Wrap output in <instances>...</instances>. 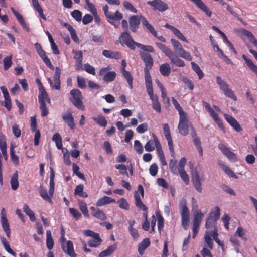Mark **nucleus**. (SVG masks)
<instances>
[{"instance_id": "nucleus-18", "label": "nucleus", "mask_w": 257, "mask_h": 257, "mask_svg": "<svg viewBox=\"0 0 257 257\" xmlns=\"http://www.w3.org/2000/svg\"><path fill=\"white\" fill-rule=\"evenodd\" d=\"M141 18L138 15H133L129 18V27L132 32H136L140 24Z\"/></svg>"}, {"instance_id": "nucleus-63", "label": "nucleus", "mask_w": 257, "mask_h": 257, "mask_svg": "<svg viewBox=\"0 0 257 257\" xmlns=\"http://www.w3.org/2000/svg\"><path fill=\"white\" fill-rule=\"evenodd\" d=\"M179 174L182 180L186 184H188L189 183V178L185 170L179 171Z\"/></svg>"}, {"instance_id": "nucleus-13", "label": "nucleus", "mask_w": 257, "mask_h": 257, "mask_svg": "<svg viewBox=\"0 0 257 257\" xmlns=\"http://www.w3.org/2000/svg\"><path fill=\"white\" fill-rule=\"evenodd\" d=\"M181 209V224L185 230H186L189 225V211L185 204H182L180 206Z\"/></svg>"}, {"instance_id": "nucleus-27", "label": "nucleus", "mask_w": 257, "mask_h": 257, "mask_svg": "<svg viewBox=\"0 0 257 257\" xmlns=\"http://www.w3.org/2000/svg\"><path fill=\"white\" fill-rule=\"evenodd\" d=\"M142 24L149 31V32L155 37H157V33L154 28L150 24L145 17L140 16Z\"/></svg>"}, {"instance_id": "nucleus-22", "label": "nucleus", "mask_w": 257, "mask_h": 257, "mask_svg": "<svg viewBox=\"0 0 257 257\" xmlns=\"http://www.w3.org/2000/svg\"><path fill=\"white\" fill-rule=\"evenodd\" d=\"M224 117L227 122L236 131L240 132L242 128L238 121L232 116L224 114Z\"/></svg>"}, {"instance_id": "nucleus-2", "label": "nucleus", "mask_w": 257, "mask_h": 257, "mask_svg": "<svg viewBox=\"0 0 257 257\" xmlns=\"http://www.w3.org/2000/svg\"><path fill=\"white\" fill-rule=\"evenodd\" d=\"M140 55L145 65L144 69L145 84L152 83L149 71L153 65V58L150 54L145 52L140 51Z\"/></svg>"}, {"instance_id": "nucleus-48", "label": "nucleus", "mask_w": 257, "mask_h": 257, "mask_svg": "<svg viewBox=\"0 0 257 257\" xmlns=\"http://www.w3.org/2000/svg\"><path fill=\"white\" fill-rule=\"evenodd\" d=\"M211 117L213 118V120L216 123L218 127L220 128L221 130L223 131L224 133H225L226 132L225 128L224 126L223 123L221 119L219 118V116L218 115V114L216 113Z\"/></svg>"}, {"instance_id": "nucleus-20", "label": "nucleus", "mask_w": 257, "mask_h": 257, "mask_svg": "<svg viewBox=\"0 0 257 257\" xmlns=\"http://www.w3.org/2000/svg\"><path fill=\"white\" fill-rule=\"evenodd\" d=\"M192 2L196 6L202 11L207 17H210L212 15V12L209 8L206 5L202 0H189Z\"/></svg>"}, {"instance_id": "nucleus-46", "label": "nucleus", "mask_w": 257, "mask_h": 257, "mask_svg": "<svg viewBox=\"0 0 257 257\" xmlns=\"http://www.w3.org/2000/svg\"><path fill=\"white\" fill-rule=\"evenodd\" d=\"M191 64L193 71L198 75L199 79H201L204 75L199 65L194 62H192Z\"/></svg>"}, {"instance_id": "nucleus-30", "label": "nucleus", "mask_w": 257, "mask_h": 257, "mask_svg": "<svg viewBox=\"0 0 257 257\" xmlns=\"http://www.w3.org/2000/svg\"><path fill=\"white\" fill-rule=\"evenodd\" d=\"M117 248V244L115 243L108 246L105 250L101 251L98 257H106L110 255Z\"/></svg>"}, {"instance_id": "nucleus-34", "label": "nucleus", "mask_w": 257, "mask_h": 257, "mask_svg": "<svg viewBox=\"0 0 257 257\" xmlns=\"http://www.w3.org/2000/svg\"><path fill=\"white\" fill-rule=\"evenodd\" d=\"M64 26L68 29V30L70 32V34L73 40L76 43H78L79 38L77 37L76 31L75 29L73 28V27L70 24L67 23H64Z\"/></svg>"}, {"instance_id": "nucleus-43", "label": "nucleus", "mask_w": 257, "mask_h": 257, "mask_svg": "<svg viewBox=\"0 0 257 257\" xmlns=\"http://www.w3.org/2000/svg\"><path fill=\"white\" fill-rule=\"evenodd\" d=\"M122 75L125 78V79L126 80L129 87L130 89H132L133 87V76L131 75V73L129 71H126V70H124L122 71H121Z\"/></svg>"}, {"instance_id": "nucleus-45", "label": "nucleus", "mask_w": 257, "mask_h": 257, "mask_svg": "<svg viewBox=\"0 0 257 257\" xmlns=\"http://www.w3.org/2000/svg\"><path fill=\"white\" fill-rule=\"evenodd\" d=\"M50 187L48 193H54V172L52 167L50 168Z\"/></svg>"}, {"instance_id": "nucleus-32", "label": "nucleus", "mask_w": 257, "mask_h": 257, "mask_svg": "<svg viewBox=\"0 0 257 257\" xmlns=\"http://www.w3.org/2000/svg\"><path fill=\"white\" fill-rule=\"evenodd\" d=\"M102 240L99 234L90 239L88 241V246L90 247H97L101 243Z\"/></svg>"}, {"instance_id": "nucleus-55", "label": "nucleus", "mask_w": 257, "mask_h": 257, "mask_svg": "<svg viewBox=\"0 0 257 257\" xmlns=\"http://www.w3.org/2000/svg\"><path fill=\"white\" fill-rule=\"evenodd\" d=\"M11 159L12 162L15 165H18L19 163V160L18 156L15 154L14 148L12 146L10 147V151Z\"/></svg>"}, {"instance_id": "nucleus-29", "label": "nucleus", "mask_w": 257, "mask_h": 257, "mask_svg": "<svg viewBox=\"0 0 257 257\" xmlns=\"http://www.w3.org/2000/svg\"><path fill=\"white\" fill-rule=\"evenodd\" d=\"M150 241L148 238L144 239L138 245V252L142 255L144 250L150 245Z\"/></svg>"}, {"instance_id": "nucleus-62", "label": "nucleus", "mask_w": 257, "mask_h": 257, "mask_svg": "<svg viewBox=\"0 0 257 257\" xmlns=\"http://www.w3.org/2000/svg\"><path fill=\"white\" fill-rule=\"evenodd\" d=\"M213 213H210L209 216L207 218L206 220L205 227L207 228H209L212 226V225L215 223L216 221H215L213 218Z\"/></svg>"}, {"instance_id": "nucleus-26", "label": "nucleus", "mask_w": 257, "mask_h": 257, "mask_svg": "<svg viewBox=\"0 0 257 257\" xmlns=\"http://www.w3.org/2000/svg\"><path fill=\"white\" fill-rule=\"evenodd\" d=\"M192 181L196 190L201 192L202 191L201 183L200 176L197 171L193 173Z\"/></svg>"}, {"instance_id": "nucleus-64", "label": "nucleus", "mask_w": 257, "mask_h": 257, "mask_svg": "<svg viewBox=\"0 0 257 257\" xmlns=\"http://www.w3.org/2000/svg\"><path fill=\"white\" fill-rule=\"evenodd\" d=\"M72 17L77 21H80L82 19V13L78 10H75L71 12Z\"/></svg>"}, {"instance_id": "nucleus-19", "label": "nucleus", "mask_w": 257, "mask_h": 257, "mask_svg": "<svg viewBox=\"0 0 257 257\" xmlns=\"http://www.w3.org/2000/svg\"><path fill=\"white\" fill-rule=\"evenodd\" d=\"M61 248L63 251L70 257L77 256V254L74 250L73 242L71 241H67L66 245L65 243H62Z\"/></svg>"}, {"instance_id": "nucleus-7", "label": "nucleus", "mask_w": 257, "mask_h": 257, "mask_svg": "<svg viewBox=\"0 0 257 257\" xmlns=\"http://www.w3.org/2000/svg\"><path fill=\"white\" fill-rule=\"evenodd\" d=\"M119 39L122 44L126 45L132 50H135L138 42L133 40L127 31H124L121 33Z\"/></svg>"}, {"instance_id": "nucleus-3", "label": "nucleus", "mask_w": 257, "mask_h": 257, "mask_svg": "<svg viewBox=\"0 0 257 257\" xmlns=\"http://www.w3.org/2000/svg\"><path fill=\"white\" fill-rule=\"evenodd\" d=\"M156 45L169 58L171 64L175 65L178 67H184L185 66V64L184 61L178 57L174 56L173 51L165 44L157 43Z\"/></svg>"}, {"instance_id": "nucleus-42", "label": "nucleus", "mask_w": 257, "mask_h": 257, "mask_svg": "<svg viewBox=\"0 0 257 257\" xmlns=\"http://www.w3.org/2000/svg\"><path fill=\"white\" fill-rule=\"evenodd\" d=\"M46 246L49 250H51L54 246V241L50 230L46 231Z\"/></svg>"}, {"instance_id": "nucleus-31", "label": "nucleus", "mask_w": 257, "mask_h": 257, "mask_svg": "<svg viewBox=\"0 0 257 257\" xmlns=\"http://www.w3.org/2000/svg\"><path fill=\"white\" fill-rule=\"evenodd\" d=\"M159 71L162 76H169L171 71L169 64L168 63H165L161 64L159 67Z\"/></svg>"}, {"instance_id": "nucleus-11", "label": "nucleus", "mask_w": 257, "mask_h": 257, "mask_svg": "<svg viewBox=\"0 0 257 257\" xmlns=\"http://www.w3.org/2000/svg\"><path fill=\"white\" fill-rule=\"evenodd\" d=\"M147 4L151 7L154 11L163 12L169 9L168 4L162 0L149 1Z\"/></svg>"}, {"instance_id": "nucleus-38", "label": "nucleus", "mask_w": 257, "mask_h": 257, "mask_svg": "<svg viewBox=\"0 0 257 257\" xmlns=\"http://www.w3.org/2000/svg\"><path fill=\"white\" fill-rule=\"evenodd\" d=\"M135 198L136 206L140 209L146 212L147 211V207L142 202L140 199V194H135Z\"/></svg>"}, {"instance_id": "nucleus-60", "label": "nucleus", "mask_w": 257, "mask_h": 257, "mask_svg": "<svg viewBox=\"0 0 257 257\" xmlns=\"http://www.w3.org/2000/svg\"><path fill=\"white\" fill-rule=\"evenodd\" d=\"M119 207L126 210L129 209V204L124 198H121L117 201Z\"/></svg>"}, {"instance_id": "nucleus-56", "label": "nucleus", "mask_w": 257, "mask_h": 257, "mask_svg": "<svg viewBox=\"0 0 257 257\" xmlns=\"http://www.w3.org/2000/svg\"><path fill=\"white\" fill-rule=\"evenodd\" d=\"M136 47L141 49L142 50L146 52L151 53H153L154 52V48L150 45H145L139 43H138Z\"/></svg>"}, {"instance_id": "nucleus-6", "label": "nucleus", "mask_w": 257, "mask_h": 257, "mask_svg": "<svg viewBox=\"0 0 257 257\" xmlns=\"http://www.w3.org/2000/svg\"><path fill=\"white\" fill-rule=\"evenodd\" d=\"M170 41L173 47L174 51L178 54L180 57L183 58L187 61H190L192 60V57L190 53L187 52L183 49L182 45L178 41L173 38L171 39Z\"/></svg>"}, {"instance_id": "nucleus-58", "label": "nucleus", "mask_w": 257, "mask_h": 257, "mask_svg": "<svg viewBox=\"0 0 257 257\" xmlns=\"http://www.w3.org/2000/svg\"><path fill=\"white\" fill-rule=\"evenodd\" d=\"M222 92H223L224 94L228 98H230L234 101L237 100L236 96L234 94L233 91L229 88V87Z\"/></svg>"}, {"instance_id": "nucleus-28", "label": "nucleus", "mask_w": 257, "mask_h": 257, "mask_svg": "<svg viewBox=\"0 0 257 257\" xmlns=\"http://www.w3.org/2000/svg\"><path fill=\"white\" fill-rule=\"evenodd\" d=\"M115 202V199L110 197L104 196L98 200L96 205L97 206H102Z\"/></svg>"}, {"instance_id": "nucleus-10", "label": "nucleus", "mask_w": 257, "mask_h": 257, "mask_svg": "<svg viewBox=\"0 0 257 257\" xmlns=\"http://www.w3.org/2000/svg\"><path fill=\"white\" fill-rule=\"evenodd\" d=\"M111 68L109 66L102 68L98 73L99 75L103 76V80L106 82H111L114 80L116 76L115 71H109Z\"/></svg>"}, {"instance_id": "nucleus-37", "label": "nucleus", "mask_w": 257, "mask_h": 257, "mask_svg": "<svg viewBox=\"0 0 257 257\" xmlns=\"http://www.w3.org/2000/svg\"><path fill=\"white\" fill-rule=\"evenodd\" d=\"M135 198L136 206L140 209L146 212L147 211V207L142 202L140 199V194H135Z\"/></svg>"}, {"instance_id": "nucleus-23", "label": "nucleus", "mask_w": 257, "mask_h": 257, "mask_svg": "<svg viewBox=\"0 0 257 257\" xmlns=\"http://www.w3.org/2000/svg\"><path fill=\"white\" fill-rule=\"evenodd\" d=\"M224 117L227 122L236 131L240 132L242 128L238 121L232 116L224 114Z\"/></svg>"}, {"instance_id": "nucleus-57", "label": "nucleus", "mask_w": 257, "mask_h": 257, "mask_svg": "<svg viewBox=\"0 0 257 257\" xmlns=\"http://www.w3.org/2000/svg\"><path fill=\"white\" fill-rule=\"evenodd\" d=\"M223 170L229 176L233 178L237 179V176L235 175L231 169L227 166L223 165L222 166Z\"/></svg>"}, {"instance_id": "nucleus-52", "label": "nucleus", "mask_w": 257, "mask_h": 257, "mask_svg": "<svg viewBox=\"0 0 257 257\" xmlns=\"http://www.w3.org/2000/svg\"><path fill=\"white\" fill-rule=\"evenodd\" d=\"M93 120L96 123L101 126L104 127L107 125V120L103 116L100 115L97 117H94Z\"/></svg>"}, {"instance_id": "nucleus-39", "label": "nucleus", "mask_w": 257, "mask_h": 257, "mask_svg": "<svg viewBox=\"0 0 257 257\" xmlns=\"http://www.w3.org/2000/svg\"><path fill=\"white\" fill-rule=\"evenodd\" d=\"M1 242L3 244L5 250L10 254L14 256H16V253L13 251V250L10 248L9 243L6 238L4 237H2L1 238Z\"/></svg>"}, {"instance_id": "nucleus-16", "label": "nucleus", "mask_w": 257, "mask_h": 257, "mask_svg": "<svg viewBox=\"0 0 257 257\" xmlns=\"http://www.w3.org/2000/svg\"><path fill=\"white\" fill-rule=\"evenodd\" d=\"M73 111L71 109H68L66 112L63 113L62 115L63 120L67 123L70 129L73 130L75 126L74 118L73 116Z\"/></svg>"}, {"instance_id": "nucleus-24", "label": "nucleus", "mask_w": 257, "mask_h": 257, "mask_svg": "<svg viewBox=\"0 0 257 257\" xmlns=\"http://www.w3.org/2000/svg\"><path fill=\"white\" fill-rule=\"evenodd\" d=\"M90 209L91 211V214L93 217L101 221H105L107 219V216L102 210L94 207H91Z\"/></svg>"}, {"instance_id": "nucleus-50", "label": "nucleus", "mask_w": 257, "mask_h": 257, "mask_svg": "<svg viewBox=\"0 0 257 257\" xmlns=\"http://www.w3.org/2000/svg\"><path fill=\"white\" fill-rule=\"evenodd\" d=\"M155 214L158 219V229L161 231L164 227V218L159 211H157Z\"/></svg>"}, {"instance_id": "nucleus-1", "label": "nucleus", "mask_w": 257, "mask_h": 257, "mask_svg": "<svg viewBox=\"0 0 257 257\" xmlns=\"http://www.w3.org/2000/svg\"><path fill=\"white\" fill-rule=\"evenodd\" d=\"M36 82L39 86L38 101L40 104V109L41 110V115L42 116H46L49 113V110L46 106L45 102L47 101L50 104L51 100L40 80L37 78Z\"/></svg>"}, {"instance_id": "nucleus-47", "label": "nucleus", "mask_w": 257, "mask_h": 257, "mask_svg": "<svg viewBox=\"0 0 257 257\" xmlns=\"http://www.w3.org/2000/svg\"><path fill=\"white\" fill-rule=\"evenodd\" d=\"M203 216L204 214L201 212V210H197L194 214L193 223L200 225Z\"/></svg>"}, {"instance_id": "nucleus-49", "label": "nucleus", "mask_w": 257, "mask_h": 257, "mask_svg": "<svg viewBox=\"0 0 257 257\" xmlns=\"http://www.w3.org/2000/svg\"><path fill=\"white\" fill-rule=\"evenodd\" d=\"M211 235L212 236L213 239L215 242L220 246H221L222 249L224 248V243L222 241H220L218 238V231L216 228H215L211 232Z\"/></svg>"}, {"instance_id": "nucleus-59", "label": "nucleus", "mask_w": 257, "mask_h": 257, "mask_svg": "<svg viewBox=\"0 0 257 257\" xmlns=\"http://www.w3.org/2000/svg\"><path fill=\"white\" fill-rule=\"evenodd\" d=\"M134 148L138 154H142L143 152V147L139 140H135L134 141Z\"/></svg>"}, {"instance_id": "nucleus-54", "label": "nucleus", "mask_w": 257, "mask_h": 257, "mask_svg": "<svg viewBox=\"0 0 257 257\" xmlns=\"http://www.w3.org/2000/svg\"><path fill=\"white\" fill-rule=\"evenodd\" d=\"M48 81L52 89H54L57 90H59L60 89V79H54V84H53V81H52L50 78H49L48 79Z\"/></svg>"}, {"instance_id": "nucleus-5", "label": "nucleus", "mask_w": 257, "mask_h": 257, "mask_svg": "<svg viewBox=\"0 0 257 257\" xmlns=\"http://www.w3.org/2000/svg\"><path fill=\"white\" fill-rule=\"evenodd\" d=\"M145 85L147 92L152 101V108L157 112L160 113L161 111V106L159 101L158 96L154 94L152 83L145 84Z\"/></svg>"}, {"instance_id": "nucleus-35", "label": "nucleus", "mask_w": 257, "mask_h": 257, "mask_svg": "<svg viewBox=\"0 0 257 257\" xmlns=\"http://www.w3.org/2000/svg\"><path fill=\"white\" fill-rule=\"evenodd\" d=\"M33 6L34 8L38 13L40 17L44 20H46V18L43 13V11L39 4L38 0H32Z\"/></svg>"}, {"instance_id": "nucleus-40", "label": "nucleus", "mask_w": 257, "mask_h": 257, "mask_svg": "<svg viewBox=\"0 0 257 257\" xmlns=\"http://www.w3.org/2000/svg\"><path fill=\"white\" fill-rule=\"evenodd\" d=\"M23 211L29 217L31 221H35L36 218L34 212L29 208L27 204H25L23 208Z\"/></svg>"}, {"instance_id": "nucleus-53", "label": "nucleus", "mask_w": 257, "mask_h": 257, "mask_svg": "<svg viewBox=\"0 0 257 257\" xmlns=\"http://www.w3.org/2000/svg\"><path fill=\"white\" fill-rule=\"evenodd\" d=\"M171 99L174 106L179 112V116L186 114V113L184 112L178 101L174 97H172Z\"/></svg>"}, {"instance_id": "nucleus-44", "label": "nucleus", "mask_w": 257, "mask_h": 257, "mask_svg": "<svg viewBox=\"0 0 257 257\" xmlns=\"http://www.w3.org/2000/svg\"><path fill=\"white\" fill-rule=\"evenodd\" d=\"M216 83L219 87L220 89L223 91L228 88V84L219 76L216 77Z\"/></svg>"}, {"instance_id": "nucleus-21", "label": "nucleus", "mask_w": 257, "mask_h": 257, "mask_svg": "<svg viewBox=\"0 0 257 257\" xmlns=\"http://www.w3.org/2000/svg\"><path fill=\"white\" fill-rule=\"evenodd\" d=\"M224 117L227 122L236 131L240 132L242 128L238 121L232 116L224 114Z\"/></svg>"}, {"instance_id": "nucleus-4", "label": "nucleus", "mask_w": 257, "mask_h": 257, "mask_svg": "<svg viewBox=\"0 0 257 257\" xmlns=\"http://www.w3.org/2000/svg\"><path fill=\"white\" fill-rule=\"evenodd\" d=\"M71 97L70 101L78 109L84 110L85 106L82 102V95L81 92L77 89H74L70 91Z\"/></svg>"}, {"instance_id": "nucleus-14", "label": "nucleus", "mask_w": 257, "mask_h": 257, "mask_svg": "<svg viewBox=\"0 0 257 257\" xmlns=\"http://www.w3.org/2000/svg\"><path fill=\"white\" fill-rule=\"evenodd\" d=\"M102 9L107 18L110 20L120 21L123 18V14L118 10H117L114 14L109 11L108 7L107 5L103 6Z\"/></svg>"}, {"instance_id": "nucleus-9", "label": "nucleus", "mask_w": 257, "mask_h": 257, "mask_svg": "<svg viewBox=\"0 0 257 257\" xmlns=\"http://www.w3.org/2000/svg\"><path fill=\"white\" fill-rule=\"evenodd\" d=\"M34 46L36 50L37 53L42 59L45 65L51 70H54V67L52 65L50 59L46 55L45 52L42 49L41 44L37 42L34 44Z\"/></svg>"}, {"instance_id": "nucleus-33", "label": "nucleus", "mask_w": 257, "mask_h": 257, "mask_svg": "<svg viewBox=\"0 0 257 257\" xmlns=\"http://www.w3.org/2000/svg\"><path fill=\"white\" fill-rule=\"evenodd\" d=\"M0 149L2 154L6 160L7 159V146L5 136L0 134Z\"/></svg>"}, {"instance_id": "nucleus-51", "label": "nucleus", "mask_w": 257, "mask_h": 257, "mask_svg": "<svg viewBox=\"0 0 257 257\" xmlns=\"http://www.w3.org/2000/svg\"><path fill=\"white\" fill-rule=\"evenodd\" d=\"M12 55H10L6 57L3 60L4 69L5 70H8V69L12 65Z\"/></svg>"}, {"instance_id": "nucleus-25", "label": "nucleus", "mask_w": 257, "mask_h": 257, "mask_svg": "<svg viewBox=\"0 0 257 257\" xmlns=\"http://www.w3.org/2000/svg\"><path fill=\"white\" fill-rule=\"evenodd\" d=\"M102 54L104 56L108 58L120 59L122 58L121 53L118 51L104 50Z\"/></svg>"}, {"instance_id": "nucleus-17", "label": "nucleus", "mask_w": 257, "mask_h": 257, "mask_svg": "<svg viewBox=\"0 0 257 257\" xmlns=\"http://www.w3.org/2000/svg\"><path fill=\"white\" fill-rule=\"evenodd\" d=\"M218 148L221 151L222 153L230 161H236L237 157L236 154L231 151L228 147L222 143L218 145Z\"/></svg>"}, {"instance_id": "nucleus-41", "label": "nucleus", "mask_w": 257, "mask_h": 257, "mask_svg": "<svg viewBox=\"0 0 257 257\" xmlns=\"http://www.w3.org/2000/svg\"><path fill=\"white\" fill-rule=\"evenodd\" d=\"M18 172L16 171L11 177L10 183L13 190H16L19 187Z\"/></svg>"}, {"instance_id": "nucleus-61", "label": "nucleus", "mask_w": 257, "mask_h": 257, "mask_svg": "<svg viewBox=\"0 0 257 257\" xmlns=\"http://www.w3.org/2000/svg\"><path fill=\"white\" fill-rule=\"evenodd\" d=\"M193 143L195 146L196 147L197 150H198L199 154L200 156H202L203 155V149L201 145V141L200 139L198 138H195L193 140Z\"/></svg>"}, {"instance_id": "nucleus-36", "label": "nucleus", "mask_w": 257, "mask_h": 257, "mask_svg": "<svg viewBox=\"0 0 257 257\" xmlns=\"http://www.w3.org/2000/svg\"><path fill=\"white\" fill-rule=\"evenodd\" d=\"M242 33L249 39V41L253 45L257 47V39L251 32L246 29H242Z\"/></svg>"}, {"instance_id": "nucleus-12", "label": "nucleus", "mask_w": 257, "mask_h": 257, "mask_svg": "<svg viewBox=\"0 0 257 257\" xmlns=\"http://www.w3.org/2000/svg\"><path fill=\"white\" fill-rule=\"evenodd\" d=\"M153 139L149 140L145 144L144 148L146 151L151 152L154 150L155 148L156 149L157 152L158 149H162L161 144L155 134H152Z\"/></svg>"}, {"instance_id": "nucleus-15", "label": "nucleus", "mask_w": 257, "mask_h": 257, "mask_svg": "<svg viewBox=\"0 0 257 257\" xmlns=\"http://www.w3.org/2000/svg\"><path fill=\"white\" fill-rule=\"evenodd\" d=\"M1 220L2 226L8 238L10 237L11 231L9 228V224L7 218L6 212L4 208H3L1 212Z\"/></svg>"}, {"instance_id": "nucleus-8", "label": "nucleus", "mask_w": 257, "mask_h": 257, "mask_svg": "<svg viewBox=\"0 0 257 257\" xmlns=\"http://www.w3.org/2000/svg\"><path fill=\"white\" fill-rule=\"evenodd\" d=\"M187 114L181 115L179 118V122L178 128L179 133L183 136H186L189 133V128H191L190 125H192L188 121Z\"/></svg>"}]
</instances>
